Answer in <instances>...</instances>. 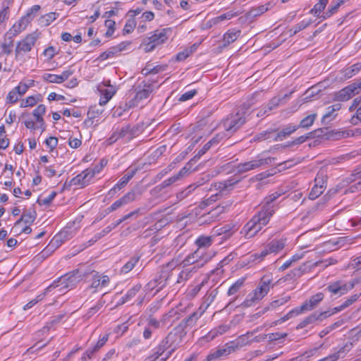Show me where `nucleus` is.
<instances>
[{
  "mask_svg": "<svg viewBox=\"0 0 361 361\" xmlns=\"http://www.w3.org/2000/svg\"><path fill=\"white\" fill-rule=\"evenodd\" d=\"M39 95L27 97L25 99V100L21 103L20 106L23 108H25V107H27V106H35L37 104V102L39 101Z\"/></svg>",
  "mask_w": 361,
  "mask_h": 361,
  "instance_id": "nucleus-56",
  "label": "nucleus"
},
{
  "mask_svg": "<svg viewBox=\"0 0 361 361\" xmlns=\"http://www.w3.org/2000/svg\"><path fill=\"white\" fill-rule=\"evenodd\" d=\"M13 39L11 37H4V40L0 42V59L4 56H9L13 51Z\"/></svg>",
  "mask_w": 361,
  "mask_h": 361,
  "instance_id": "nucleus-28",
  "label": "nucleus"
},
{
  "mask_svg": "<svg viewBox=\"0 0 361 361\" xmlns=\"http://www.w3.org/2000/svg\"><path fill=\"white\" fill-rule=\"evenodd\" d=\"M137 169H129L127 173L118 180V182L109 191V195H114L118 190L124 188L129 180L135 176Z\"/></svg>",
  "mask_w": 361,
  "mask_h": 361,
  "instance_id": "nucleus-19",
  "label": "nucleus"
},
{
  "mask_svg": "<svg viewBox=\"0 0 361 361\" xmlns=\"http://www.w3.org/2000/svg\"><path fill=\"white\" fill-rule=\"evenodd\" d=\"M275 160V157H271L252 159L249 161L238 164L236 166V170L238 173H245L258 169L262 166L274 164Z\"/></svg>",
  "mask_w": 361,
  "mask_h": 361,
  "instance_id": "nucleus-8",
  "label": "nucleus"
},
{
  "mask_svg": "<svg viewBox=\"0 0 361 361\" xmlns=\"http://www.w3.org/2000/svg\"><path fill=\"white\" fill-rule=\"evenodd\" d=\"M164 350H166L168 349H170V351L167 353L165 357H161V361H165L166 359L169 357V356L171 355V353L173 352L172 351V346L171 344H168V342H166V338H164L159 344Z\"/></svg>",
  "mask_w": 361,
  "mask_h": 361,
  "instance_id": "nucleus-59",
  "label": "nucleus"
},
{
  "mask_svg": "<svg viewBox=\"0 0 361 361\" xmlns=\"http://www.w3.org/2000/svg\"><path fill=\"white\" fill-rule=\"evenodd\" d=\"M313 133H309L305 135H301L297 138H295L294 140L292 141L291 145H300L302 143H304L307 140L310 139L312 137Z\"/></svg>",
  "mask_w": 361,
  "mask_h": 361,
  "instance_id": "nucleus-63",
  "label": "nucleus"
},
{
  "mask_svg": "<svg viewBox=\"0 0 361 361\" xmlns=\"http://www.w3.org/2000/svg\"><path fill=\"white\" fill-rule=\"evenodd\" d=\"M109 283V278L106 275L99 274L98 272H96L92 275V283L90 287L92 288H94L95 290L101 289L104 287H106Z\"/></svg>",
  "mask_w": 361,
  "mask_h": 361,
  "instance_id": "nucleus-25",
  "label": "nucleus"
},
{
  "mask_svg": "<svg viewBox=\"0 0 361 361\" xmlns=\"http://www.w3.org/2000/svg\"><path fill=\"white\" fill-rule=\"evenodd\" d=\"M245 278L238 279L228 290L227 294L231 296L237 293L239 290L243 286L245 283Z\"/></svg>",
  "mask_w": 361,
  "mask_h": 361,
  "instance_id": "nucleus-48",
  "label": "nucleus"
},
{
  "mask_svg": "<svg viewBox=\"0 0 361 361\" xmlns=\"http://www.w3.org/2000/svg\"><path fill=\"white\" fill-rule=\"evenodd\" d=\"M270 252L267 247V245L264 247V248L260 252H257V253H255L253 255H251V258H252V261H258V262H261L262 260L264 259V258L269 255Z\"/></svg>",
  "mask_w": 361,
  "mask_h": 361,
  "instance_id": "nucleus-55",
  "label": "nucleus"
},
{
  "mask_svg": "<svg viewBox=\"0 0 361 361\" xmlns=\"http://www.w3.org/2000/svg\"><path fill=\"white\" fill-rule=\"evenodd\" d=\"M171 272V263H168L162 267L155 278L145 286L146 290L151 291L154 289H157V292L162 290L167 283Z\"/></svg>",
  "mask_w": 361,
  "mask_h": 361,
  "instance_id": "nucleus-5",
  "label": "nucleus"
},
{
  "mask_svg": "<svg viewBox=\"0 0 361 361\" xmlns=\"http://www.w3.org/2000/svg\"><path fill=\"white\" fill-rule=\"evenodd\" d=\"M325 188L326 185H314L309 194V198L310 200H315L322 194Z\"/></svg>",
  "mask_w": 361,
  "mask_h": 361,
  "instance_id": "nucleus-50",
  "label": "nucleus"
},
{
  "mask_svg": "<svg viewBox=\"0 0 361 361\" xmlns=\"http://www.w3.org/2000/svg\"><path fill=\"white\" fill-rule=\"evenodd\" d=\"M324 298L323 293H317L305 300L299 307L302 314L312 311L318 307Z\"/></svg>",
  "mask_w": 361,
  "mask_h": 361,
  "instance_id": "nucleus-14",
  "label": "nucleus"
},
{
  "mask_svg": "<svg viewBox=\"0 0 361 361\" xmlns=\"http://www.w3.org/2000/svg\"><path fill=\"white\" fill-rule=\"evenodd\" d=\"M36 216H37V213L35 210L25 212H23L20 219H19L15 223V226H17L21 222H24L25 224H31L35 221Z\"/></svg>",
  "mask_w": 361,
  "mask_h": 361,
  "instance_id": "nucleus-37",
  "label": "nucleus"
},
{
  "mask_svg": "<svg viewBox=\"0 0 361 361\" xmlns=\"http://www.w3.org/2000/svg\"><path fill=\"white\" fill-rule=\"evenodd\" d=\"M186 334L187 331H184L177 326L165 337L166 342L171 345L172 351H175L181 344L183 338L185 336Z\"/></svg>",
  "mask_w": 361,
  "mask_h": 361,
  "instance_id": "nucleus-11",
  "label": "nucleus"
},
{
  "mask_svg": "<svg viewBox=\"0 0 361 361\" xmlns=\"http://www.w3.org/2000/svg\"><path fill=\"white\" fill-rule=\"evenodd\" d=\"M317 320L316 312H314L303 319L296 326L297 329H302L308 325L314 324Z\"/></svg>",
  "mask_w": 361,
  "mask_h": 361,
  "instance_id": "nucleus-44",
  "label": "nucleus"
},
{
  "mask_svg": "<svg viewBox=\"0 0 361 361\" xmlns=\"http://www.w3.org/2000/svg\"><path fill=\"white\" fill-rule=\"evenodd\" d=\"M267 247L270 252L271 253H278L281 251L286 245V240L285 239H274L267 243Z\"/></svg>",
  "mask_w": 361,
  "mask_h": 361,
  "instance_id": "nucleus-33",
  "label": "nucleus"
},
{
  "mask_svg": "<svg viewBox=\"0 0 361 361\" xmlns=\"http://www.w3.org/2000/svg\"><path fill=\"white\" fill-rule=\"evenodd\" d=\"M310 25V21L302 20L299 23L296 24L291 30V35H296L300 31L305 30Z\"/></svg>",
  "mask_w": 361,
  "mask_h": 361,
  "instance_id": "nucleus-54",
  "label": "nucleus"
},
{
  "mask_svg": "<svg viewBox=\"0 0 361 361\" xmlns=\"http://www.w3.org/2000/svg\"><path fill=\"white\" fill-rule=\"evenodd\" d=\"M236 231L237 228L234 225L226 224L222 227L215 228L214 234L216 236H221V239L226 240L230 238Z\"/></svg>",
  "mask_w": 361,
  "mask_h": 361,
  "instance_id": "nucleus-22",
  "label": "nucleus"
},
{
  "mask_svg": "<svg viewBox=\"0 0 361 361\" xmlns=\"http://www.w3.org/2000/svg\"><path fill=\"white\" fill-rule=\"evenodd\" d=\"M107 161L105 159L100 160L99 163L95 165L92 169H90L91 173H92L93 176L96 174L100 173L103 168L106 165Z\"/></svg>",
  "mask_w": 361,
  "mask_h": 361,
  "instance_id": "nucleus-61",
  "label": "nucleus"
},
{
  "mask_svg": "<svg viewBox=\"0 0 361 361\" xmlns=\"http://www.w3.org/2000/svg\"><path fill=\"white\" fill-rule=\"evenodd\" d=\"M109 82V80L104 82V86H100L99 88V91L101 94L99 103L101 106L105 105L112 98L116 92V87L113 85H111Z\"/></svg>",
  "mask_w": 361,
  "mask_h": 361,
  "instance_id": "nucleus-15",
  "label": "nucleus"
},
{
  "mask_svg": "<svg viewBox=\"0 0 361 361\" xmlns=\"http://www.w3.org/2000/svg\"><path fill=\"white\" fill-rule=\"evenodd\" d=\"M140 259V256L138 255H135L133 256L121 268V272L122 274H128L129 273L137 264Z\"/></svg>",
  "mask_w": 361,
  "mask_h": 361,
  "instance_id": "nucleus-39",
  "label": "nucleus"
},
{
  "mask_svg": "<svg viewBox=\"0 0 361 361\" xmlns=\"http://www.w3.org/2000/svg\"><path fill=\"white\" fill-rule=\"evenodd\" d=\"M361 90V82L352 83L341 90L334 92V100L337 102H346L351 99Z\"/></svg>",
  "mask_w": 361,
  "mask_h": 361,
  "instance_id": "nucleus-9",
  "label": "nucleus"
},
{
  "mask_svg": "<svg viewBox=\"0 0 361 361\" xmlns=\"http://www.w3.org/2000/svg\"><path fill=\"white\" fill-rule=\"evenodd\" d=\"M19 94L16 92L15 88L10 91L6 97V101L8 103L14 104L19 99Z\"/></svg>",
  "mask_w": 361,
  "mask_h": 361,
  "instance_id": "nucleus-64",
  "label": "nucleus"
},
{
  "mask_svg": "<svg viewBox=\"0 0 361 361\" xmlns=\"http://www.w3.org/2000/svg\"><path fill=\"white\" fill-rule=\"evenodd\" d=\"M214 240V236L200 235L195 241V244L200 250L201 248H207L210 247Z\"/></svg>",
  "mask_w": 361,
  "mask_h": 361,
  "instance_id": "nucleus-36",
  "label": "nucleus"
},
{
  "mask_svg": "<svg viewBox=\"0 0 361 361\" xmlns=\"http://www.w3.org/2000/svg\"><path fill=\"white\" fill-rule=\"evenodd\" d=\"M43 79L47 82L53 83H61V80L59 75L45 73L42 76Z\"/></svg>",
  "mask_w": 361,
  "mask_h": 361,
  "instance_id": "nucleus-60",
  "label": "nucleus"
},
{
  "mask_svg": "<svg viewBox=\"0 0 361 361\" xmlns=\"http://www.w3.org/2000/svg\"><path fill=\"white\" fill-rule=\"evenodd\" d=\"M118 54V52L116 51V49L115 47H112L107 49L106 51L102 52L99 56L98 57V59L100 61H104L106 59H108L109 58H112Z\"/></svg>",
  "mask_w": 361,
  "mask_h": 361,
  "instance_id": "nucleus-53",
  "label": "nucleus"
},
{
  "mask_svg": "<svg viewBox=\"0 0 361 361\" xmlns=\"http://www.w3.org/2000/svg\"><path fill=\"white\" fill-rule=\"evenodd\" d=\"M222 211L223 207H217L208 213L202 215L199 220L202 224H210L218 219L219 214H221Z\"/></svg>",
  "mask_w": 361,
  "mask_h": 361,
  "instance_id": "nucleus-27",
  "label": "nucleus"
},
{
  "mask_svg": "<svg viewBox=\"0 0 361 361\" xmlns=\"http://www.w3.org/2000/svg\"><path fill=\"white\" fill-rule=\"evenodd\" d=\"M121 198L122 199V201L123 202L124 204L126 205L133 202L136 199L135 192L133 190L129 191Z\"/></svg>",
  "mask_w": 361,
  "mask_h": 361,
  "instance_id": "nucleus-62",
  "label": "nucleus"
},
{
  "mask_svg": "<svg viewBox=\"0 0 361 361\" xmlns=\"http://www.w3.org/2000/svg\"><path fill=\"white\" fill-rule=\"evenodd\" d=\"M197 267L183 268V270L179 273L178 276L177 283H184L188 279H190L192 276V275L197 271Z\"/></svg>",
  "mask_w": 361,
  "mask_h": 361,
  "instance_id": "nucleus-32",
  "label": "nucleus"
},
{
  "mask_svg": "<svg viewBox=\"0 0 361 361\" xmlns=\"http://www.w3.org/2000/svg\"><path fill=\"white\" fill-rule=\"evenodd\" d=\"M341 109V104L340 103H336L327 107L326 112L322 118V123H327L334 119L336 116L335 112L339 111Z\"/></svg>",
  "mask_w": 361,
  "mask_h": 361,
  "instance_id": "nucleus-29",
  "label": "nucleus"
},
{
  "mask_svg": "<svg viewBox=\"0 0 361 361\" xmlns=\"http://www.w3.org/2000/svg\"><path fill=\"white\" fill-rule=\"evenodd\" d=\"M240 31L235 29L228 30L223 37L224 47L229 45L231 43L235 42L240 36Z\"/></svg>",
  "mask_w": 361,
  "mask_h": 361,
  "instance_id": "nucleus-35",
  "label": "nucleus"
},
{
  "mask_svg": "<svg viewBox=\"0 0 361 361\" xmlns=\"http://www.w3.org/2000/svg\"><path fill=\"white\" fill-rule=\"evenodd\" d=\"M302 314V312H300L299 307H297L291 310L286 315H284L283 317H282L279 319H278V320L275 321L274 322H273L272 326H276L279 324H281V323L288 320L289 319H290V318H292V317H293L295 316H298L299 314Z\"/></svg>",
  "mask_w": 361,
  "mask_h": 361,
  "instance_id": "nucleus-42",
  "label": "nucleus"
},
{
  "mask_svg": "<svg viewBox=\"0 0 361 361\" xmlns=\"http://www.w3.org/2000/svg\"><path fill=\"white\" fill-rule=\"evenodd\" d=\"M142 285L137 283L130 288L127 293L121 298L118 305H123L124 303L131 300L135 295L140 291Z\"/></svg>",
  "mask_w": 361,
  "mask_h": 361,
  "instance_id": "nucleus-30",
  "label": "nucleus"
},
{
  "mask_svg": "<svg viewBox=\"0 0 361 361\" xmlns=\"http://www.w3.org/2000/svg\"><path fill=\"white\" fill-rule=\"evenodd\" d=\"M268 9L269 8L267 5H261L257 8H252L249 11L248 16L251 18L259 16L260 15L263 14L264 12L268 11Z\"/></svg>",
  "mask_w": 361,
  "mask_h": 361,
  "instance_id": "nucleus-51",
  "label": "nucleus"
},
{
  "mask_svg": "<svg viewBox=\"0 0 361 361\" xmlns=\"http://www.w3.org/2000/svg\"><path fill=\"white\" fill-rule=\"evenodd\" d=\"M118 132L121 139H123L124 142H128L135 137L136 130H133L129 126H126L118 130Z\"/></svg>",
  "mask_w": 361,
  "mask_h": 361,
  "instance_id": "nucleus-38",
  "label": "nucleus"
},
{
  "mask_svg": "<svg viewBox=\"0 0 361 361\" xmlns=\"http://www.w3.org/2000/svg\"><path fill=\"white\" fill-rule=\"evenodd\" d=\"M343 185L350 184L348 190L350 192H356L361 190V176L357 174H352L350 177L346 178L343 181Z\"/></svg>",
  "mask_w": 361,
  "mask_h": 361,
  "instance_id": "nucleus-23",
  "label": "nucleus"
},
{
  "mask_svg": "<svg viewBox=\"0 0 361 361\" xmlns=\"http://www.w3.org/2000/svg\"><path fill=\"white\" fill-rule=\"evenodd\" d=\"M239 180L235 178H230L224 181L217 182L214 183V186L216 190L221 195H226L230 192Z\"/></svg>",
  "mask_w": 361,
  "mask_h": 361,
  "instance_id": "nucleus-20",
  "label": "nucleus"
},
{
  "mask_svg": "<svg viewBox=\"0 0 361 361\" xmlns=\"http://www.w3.org/2000/svg\"><path fill=\"white\" fill-rule=\"evenodd\" d=\"M276 197L272 193L266 197L265 204L262 207L256 214L243 226L241 233L244 235L247 239L254 237L262 227L266 226L271 217L275 212L274 205L271 204L275 200Z\"/></svg>",
  "mask_w": 361,
  "mask_h": 361,
  "instance_id": "nucleus-1",
  "label": "nucleus"
},
{
  "mask_svg": "<svg viewBox=\"0 0 361 361\" xmlns=\"http://www.w3.org/2000/svg\"><path fill=\"white\" fill-rule=\"evenodd\" d=\"M57 288H59V291L60 293H63L66 290H68V287L66 283V281L64 279L63 276H61L57 280L54 281L52 283L46 288V292H50L53 289Z\"/></svg>",
  "mask_w": 361,
  "mask_h": 361,
  "instance_id": "nucleus-34",
  "label": "nucleus"
},
{
  "mask_svg": "<svg viewBox=\"0 0 361 361\" xmlns=\"http://www.w3.org/2000/svg\"><path fill=\"white\" fill-rule=\"evenodd\" d=\"M204 312V310L200 307L197 310L190 314L187 318L182 320L178 326L184 331H186L188 327L192 328L195 326L197 321L202 317Z\"/></svg>",
  "mask_w": 361,
  "mask_h": 361,
  "instance_id": "nucleus-17",
  "label": "nucleus"
},
{
  "mask_svg": "<svg viewBox=\"0 0 361 361\" xmlns=\"http://www.w3.org/2000/svg\"><path fill=\"white\" fill-rule=\"evenodd\" d=\"M288 301V299L286 298H281L279 300H276L270 303V305L267 307H266L262 312H259L256 314L257 317H260L262 314H264L265 312H267L270 308H276L277 307H279L283 304H285Z\"/></svg>",
  "mask_w": 361,
  "mask_h": 361,
  "instance_id": "nucleus-52",
  "label": "nucleus"
},
{
  "mask_svg": "<svg viewBox=\"0 0 361 361\" xmlns=\"http://www.w3.org/2000/svg\"><path fill=\"white\" fill-rule=\"evenodd\" d=\"M317 116V114L316 113L307 116L306 117H305L303 119H302L300 121V124L298 126H297L298 128H309L314 123Z\"/></svg>",
  "mask_w": 361,
  "mask_h": 361,
  "instance_id": "nucleus-43",
  "label": "nucleus"
},
{
  "mask_svg": "<svg viewBox=\"0 0 361 361\" xmlns=\"http://www.w3.org/2000/svg\"><path fill=\"white\" fill-rule=\"evenodd\" d=\"M39 38V33L37 31L27 35L23 39L18 42L15 49V59H20L25 54L30 51Z\"/></svg>",
  "mask_w": 361,
  "mask_h": 361,
  "instance_id": "nucleus-4",
  "label": "nucleus"
},
{
  "mask_svg": "<svg viewBox=\"0 0 361 361\" xmlns=\"http://www.w3.org/2000/svg\"><path fill=\"white\" fill-rule=\"evenodd\" d=\"M230 326L227 324L220 325L218 328L212 329L210 331L207 335V338L210 339H214L219 334H223L224 333L228 331Z\"/></svg>",
  "mask_w": 361,
  "mask_h": 361,
  "instance_id": "nucleus-45",
  "label": "nucleus"
},
{
  "mask_svg": "<svg viewBox=\"0 0 361 361\" xmlns=\"http://www.w3.org/2000/svg\"><path fill=\"white\" fill-rule=\"evenodd\" d=\"M58 54L56 48L53 46H49L46 48L42 52V55L48 60L52 59L55 55Z\"/></svg>",
  "mask_w": 361,
  "mask_h": 361,
  "instance_id": "nucleus-58",
  "label": "nucleus"
},
{
  "mask_svg": "<svg viewBox=\"0 0 361 361\" xmlns=\"http://www.w3.org/2000/svg\"><path fill=\"white\" fill-rule=\"evenodd\" d=\"M30 21L28 16H23L19 19L11 28L6 33V37L13 39L14 37L19 35L27 27Z\"/></svg>",
  "mask_w": 361,
  "mask_h": 361,
  "instance_id": "nucleus-16",
  "label": "nucleus"
},
{
  "mask_svg": "<svg viewBox=\"0 0 361 361\" xmlns=\"http://www.w3.org/2000/svg\"><path fill=\"white\" fill-rule=\"evenodd\" d=\"M353 286V284H349L342 281H336L329 283L326 290L332 295L341 296L346 294Z\"/></svg>",
  "mask_w": 361,
  "mask_h": 361,
  "instance_id": "nucleus-12",
  "label": "nucleus"
},
{
  "mask_svg": "<svg viewBox=\"0 0 361 361\" xmlns=\"http://www.w3.org/2000/svg\"><path fill=\"white\" fill-rule=\"evenodd\" d=\"M154 91V84L149 80H142L133 86L130 94L131 97L124 104H121L120 109L123 111L142 104Z\"/></svg>",
  "mask_w": 361,
  "mask_h": 361,
  "instance_id": "nucleus-2",
  "label": "nucleus"
},
{
  "mask_svg": "<svg viewBox=\"0 0 361 361\" xmlns=\"http://www.w3.org/2000/svg\"><path fill=\"white\" fill-rule=\"evenodd\" d=\"M46 106L44 104H39L32 112L36 122L39 124L42 132L45 130V125L42 116L45 114Z\"/></svg>",
  "mask_w": 361,
  "mask_h": 361,
  "instance_id": "nucleus-31",
  "label": "nucleus"
},
{
  "mask_svg": "<svg viewBox=\"0 0 361 361\" xmlns=\"http://www.w3.org/2000/svg\"><path fill=\"white\" fill-rule=\"evenodd\" d=\"M272 281V278L270 276H262L257 287L247 295L241 305L247 307L261 300L267 295L271 287L273 286Z\"/></svg>",
  "mask_w": 361,
  "mask_h": 361,
  "instance_id": "nucleus-3",
  "label": "nucleus"
},
{
  "mask_svg": "<svg viewBox=\"0 0 361 361\" xmlns=\"http://www.w3.org/2000/svg\"><path fill=\"white\" fill-rule=\"evenodd\" d=\"M233 351H234V348L232 346H228L226 348H220L212 352H211L207 356V361H214L215 360L220 359L221 357H226L228 355L231 354Z\"/></svg>",
  "mask_w": 361,
  "mask_h": 361,
  "instance_id": "nucleus-24",
  "label": "nucleus"
},
{
  "mask_svg": "<svg viewBox=\"0 0 361 361\" xmlns=\"http://www.w3.org/2000/svg\"><path fill=\"white\" fill-rule=\"evenodd\" d=\"M329 0H319L318 3H317L314 7L310 11V13L314 16L320 18L322 14H321L322 11L325 8Z\"/></svg>",
  "mask_w": 361,
  "mask_h": 361,
  "instance_id": "nucleus-41",
  "label": "nucleus"
},
{
  "mask_svg": "<svg viewBox=\"0 0 361 361\" xmlns=\"http://www.w3.org/2000/svg\"><path fill=\"white\" fill-rule=\"evenodd\" d=\"M168 29L156 30L150 32L148 37L145 39L143 44L147 52L152 51L156 47L164 44L168 39Z\"/></svg>",
  "mask_w": 361,
  "mask_h": 361,
  "instance_id": "nucleus-6",
  "label": "nucleus"
},
{
  "mask_svg": "<svg viewBox=\"0 0 361 361\" xmlns=\"http://www.w3.org/2000/svg\"><path fill=\"white\" fill-rule=\"evenodd\" d=\"M245 112H238L224 119L221 123V126L228 133V135H231L239 129L245 123Z\"/></svg>",
  "mask_w": 361,
  "mask_h": 361,
  "instance_id": "nucleus-7",
  "label": "nucleus"
},
{
  "mask_svg": "<svg viewBox=\"0 0 361 361\" xmlns=\"http://www.w3.org/2000/svg\"><path fill=\"white\" fill-rule=\"evenodd\" d=\"M340 7V5H338L334 0H333L331 3V5L329 6L328 10L323 13L320 18L322 20H325L326 18H330L331 16H333L334 13H336L338 8Z\"/></svg>",
  "mask_w": 361,
  "mask_h": 361,
  "instance_id": "nucleus-46",
  "label": "nucleus"
},
{
  "mask_svg": "<svg viewBox=\"0 0 361 361\" xmlns=\"http://www.w3.org/2000/svg\"><path fill=\"white\" fill-rule=\"evenodd\" d=\"M361 68V65L359 63L354 64L347 68L344 69L343 73L345 79H348L355 75Z\"/></svg>",
  "mask_w": 361,
  "mask_h": 361,
  "instance_id": "nucleus-47",
  "label": "nucleus"
},
{
  "mask_svg": "<svg viewBox=\"0 0 361 361\" xmlns=\"http://www.w3.org/2000/svg\"><path fill=\"white\" fill-rule=\"evenodd\" d=\"M177 311L172 310L170 312H169L167 314H164L163 316L162 320L159 321L156 318L150 316L147 319V326H149L151 329L153 331L157 330L159 329L161 326V322L164 320H166L168 317H172L175 316L177 314Z\"/></svg>",
  "mask_w": 361,
  "mask_h": 361,
  "instance_id": "nucleus-26",
  "label": "nucleus"
},
{
  "mask_svg": "<svg viewBox=\"0 0 361 361\" xmlns=\"http://www.w3.org/2000/svg\"><path fill=\"white\" fill-rule=\"evenodd\" d=\"M83 276L84 274L80 271L79 269L73 270V271L63 275L66 283L68 287V290L75 287L77 283L82 279Z\"/></svg>",
  "mask_w": 361,
  "mask_h": 361,
  "instance_id": "nucleus-21",
  "label": "nucleus"
},
{
  "mask_svg": "<svg viewBox=\"0 0 361 361\" xmlns=\"http://www.w3.org/2000/svg\"><path fill=\"white\" fill-rule=\"evenodd\" d=\"M281 102L282 99L281 97H274L269 102L268 104L265 107L269 111H271L274 109L278 107Z\"/></svg>",
  "mask_w": 361,
  "mask_h": 361,
  "instance_id": "nucleus-57",
  "label": "nucleus"
},
{
  "mask_svg": "<svg viewBox=\"0 0 361 361\" xmlns=\"http://www.w3.org/2000/svg\"><path fill=\"white\" fill-rule=\"evenodd\" d=\"M210 259V257H202L200 250H197L193 253L188 255L180 263V266L182 268L185 267H197V269L202 267L205 263H207Z\"/></svg>",
  "mask_w": 361,
  "mask_h": 361,
  "instance_id": "nucleus-10",
  "label": "nucleus"
},
{
  "mask_svg": "<svg viewBox=\"0 0 361 361\" xmlns=\"http://www.w3.org/2000/svg\"><path fill=\"white\" fill-rule=\"evenodd\" d=\"M94 176L92 173H91L90 169H87L73 178L68 182V186L77 185L81 188H85L90 184Z\"/></svg>",
  "mask_w": 361,
  "mask_h": 361,
  "instance_id": "nucleus-13",
  "label": "nucleus"
},
{
  "mask_svg": "<svg viewBox=\"0 0 361 361\" xmlns=\"http://www.w3.org/2000/svg\"><path fill=\"white\" fill-rule=\"evenodd\" d=\"M149 194L151 195L149 202L153 203V205H156L165 201L168 197L167 191L162 188L159 185L151 189Z\"/></svg>",
  "mask_w": 361,
  "mask_h": 361,
  "instance_id": "nucleus-18",
  "label": "nucleus"
},
{
  "mask_svg": "<svg viewBox=\"0 0 361 361\" xmlns=\"http://www.w3.org/2000/svg\"><path fill=\"white\" fill-rule=\"evenodd\" d=\"M298 129L297 126H293L291 124H289L288 126L283 128L281 131H279L275 137L274 140H282L284 138L289 136L290 134L294 133Z\"/></svg>",
  "mask_w": 361,
  "mask_h": 361,
  "instance_id": "nucleus-40",
  "label": "nucleus"
},
{
  "mask_svg": "<svg viewBox=\"0 0 361 361\" xmlns=\"http://www.w3.org/2000/svg\"><path fill=\"white\" fill-rule=\"evenodd\" d=\"M59 16V13L56 12H51L42 16L40 21L44 26L49 25L54 20Z\"/></svg>",
  "mask_w": 361,
  "mask_h": 361,
  "instance_id": "nucleus-49",
  "label": "nucleus"
}]
</instances>
